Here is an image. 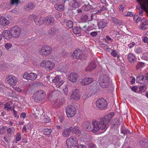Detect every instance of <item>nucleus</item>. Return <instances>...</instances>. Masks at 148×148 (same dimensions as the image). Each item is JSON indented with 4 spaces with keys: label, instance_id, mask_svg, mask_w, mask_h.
Here are the masks:
<instances>
[{
    "label": "nucleus",
    "instance_id": "obj_1",
    "mask_svg": "<svg viewBox=\"0 0 148 148\" xmlns=\"http://www.w3.org/2000/svg\"><path fill=\"white\" fill-rule=\"evenodd\" d=\"M112 114H108L99 119L98 122L95 121V127H97V132L99 130H103L106 128L108 124L112 118Z\"/></svg>",
    "mask_w": 148,
    "mask_h": 148
},
{
    "label": "nucleus",
    "instance_id": "obj_2",
    "mask_svg": "<svg viewBox=\"0 0 148 148\" xmlns=\"http://www.w3.org/2000/svg\"><path fill=\"white\" fill-rule=\"evenodd\" d=\"M98 82L101 87L102 88H106L109 85V77L106 74H101L99 77Z\"/></svg>",
    "mask_w": 148,
    "mask_h": 148
},
{
    "label": "nucleus",
    "instance_id": "obj_3",
    "mask_svg": "<svg viewBox=\"0 0 148 148\" xmlns=\"http://www.w3.org/2000/svg\"><path fill=\"white\" fill-rule=\"evenodd\" d=\"M139 5L137 6V8L139 10V15H142V13L145 11L148 13V0H136Z\"/></svg>",
    "mask_w": 148,
    "mask_h": 148
},
{
    "label": "nucleus",
    "instance_id": "obj_4",
    "mask_svg": "<svg viewBox=\"0 0 148 148\" xmlns=\"http://www.w3.org/2000/svg\"><path fill=\"white\" fill-rule=\"evenodd\" d=\"M45 95L44 91L40 90L36 92L33 95L32 99L36 102H41L45 98Z\"/></svg>",
    "mask_w": 148,
    "mask_h": 148
},
{
    "label": "nucleus",
    "instance_id": "obj_5",
    "mask_svg": "<svg viewBox=\"0 0 148 148\" xmlns=\"http://www.w3.org/2000/svg\"><path fill=\"white\" fill-rule=\"evenodd\" d=\"M134 20H135L136 22L137 23L139 22L142 23L140 29L144 30L148 28V20H146L144 18H142L141 17L138 16V15H135L134 17Z\"/></svg>",
    "mask_w": 148,
    "mask_h": 148
},
{
    "label": "nucleus",
    "instance_id": "obj_6",
    "mask_svg": "<svg viewBox=\"0 0 148 148\" xmlns=\"http://www.w3.org/2000/svg\"><path fill=\"white\" fill-rule=\"evenodd\" d=\"M66 144L68 148H77L78 144L76 137L71 136L66 140Z\"/></svg>",
    "mask_w": 148,
    "mask_h": 148
},
{
    "label": "nucleus",
    "instance_id": "obj_7",
    "mask_svg": "<svg viewBox=\"0 0 148 148\" xmlns=\"http://www.w3.org/2000/svg\"><path fill=\"white\" fill-rule=\"evenodd\" d=\"M84 128L85 130L88 131H92L93 133L97 132L98 129L97 127H95V121H93L92 123L88 122H85L84 125Z\"/></svg>",
    "mask_w": 148,
    "mask_h": 148
},
{
    "label": "nucleus",
    "instance_id": "obj_8",
    "mask_svg": "<svg viewBox=\"0 0 148 148\" xmlns=\"http://www.w3.org/2000/svg\"><path fill=\"white\" fill-rule=\"evenodd\" d=\"M96 104L97 107L100 110L105 109L108 106L107 101L103 98H100L97 99Z\"/></svg>",
    "mask_w": 148,
    "mask_h": 148
},
{
    "label": "nucleus",
    "instance_id": "obj_9",
    "mask_svg": "<svg viewBox=\"0 0 148 148\" xmlns=\"http://www.w3.org/2000/svg\"><path fill=\"white\" fill-rule=\"evenodd\" d=\"M52 48L49 45H46L42 47L39 51L41 55L46 56L49 55L52 51Z\"/></svg>",
    "mask_w": 148,
    "mask_h": 148
},
{
    "label": "nucleus",
    "instance_id": "obj_10",
    "mask_svg": "<svg viewBox=\"0 0 148 148\" xmlns=\"http://www.w3.org/2000/svg\"><path fill=\"white\" fill-rule=\"evenodd\" d=\"M65 109L66 113L68 117H72L76 114V108L73 106H68Z\"/></svg>",
    "mask_w": 148,
    "mask_h": 148
},
{
    "label": "nucleus",
    "instance_id": "obj_11",
    "mask_svg": "<svg viewBox=\"0 0 148 148\" xmlns=\"http://www.w3.org/2000/svg\"><path fill=\"white\" fill-rule=\"evenodd\" d=\"M5 81L8 84L13 86L16 84L18 82V79L14 76L9 75L6 77Z\"/></svg>",
    "mask_w": 148,
    "mask_h": 148
},
{
    "label": "nucleus",
    "instance_id": "obj_12",
    "mask_svg": "<svg viewBox=\"0 0 148 148\" xmlns=\"http://www.w3.org/2000/svg\"><path fill=\"white\" fill-rule=\"evenodd\" d=\"M10 30L14 38H18L20 36L21 33V29L18 26L16 25L12 27Z\"/></svg>",
    "mask_w": 148,
    "mask_h": 148
},
{
    "label": "nucleus",
    "instance_id": "obj_13",
    "mask_svg": "<svg viewBox=\"0 0 148 148\" xmlns=\"http://www.w3.org/2000/svg\"><path fill=\"white\" fill-rule=\"evenodd\" d=\"M37 75L35 73H25L23 76V78L27 80H34L37 78Z\"/></svg>",
    "mask_w": 148,
    "mask_h": 148
},
{
    "label": "nucleus",
    "instance_id": "obj_14",
    "mask_svg": "<svg viewBox=\"0 0 148 148\" xmlns=\"http://www.w3.org/2000/svg\"><path fill=\"white\" fill-rule=\"evenodd\" d=\"M82 54L83 53L81 50L78 49L75 50L72 56L75 59H79L81 60H83L84 58Z\"/></svg>",
    "mask_w": 148,
    "mask_h": 148
},
{
    "label": "nucleus",
    "instance_id": "obj_15",
    "mask_svg": "<svg viewBox=\"0 0 148 148\" xmlns=\"http://www.w3.org/2000/svg\"><path fill=\"white\" fill-rule=\"evenodd\" d=\"M93 80V79L91 77H86L82 79L80 83L83 86H86L91 83Z\"/></svg>",
    "mask_w": 148,
    "mask_h": 148
},
{
    "label": "nucleus",
    "instance_id": "obj_16",
    "mask_svg": "<svg viewBox=\"0 0 148 148\" xmlns=\"http://www.w3.org/2000/svg\"><path fill=\"white\" fill-rule=\"evenodd\" d=\"M2 34L4 38L8 40H11L13 37L10 30V31L8 30H4Z\"/></svg>",
    "mask_w": 148,
    "mask_h": 148
},
{
    "label": "nucleus",
    "instance_id": "obj_17",
    "mask_svg": "<svg viewBox=\"0 0 148 148\" xmlns=\"http://www.w3.org/2000/svg\"><path fill=\"white\" fill-rule=\"evenodd\" d=\"M79 78L78 74L75 73H71L68 77V79L70 81L75 82H76L77 79Z\"/></svg>",
    "mask_w": 148,
    "mask_h": 148
},
{
    "label": "nucleus",
    "instance_id": "obj_18",
    "mask_svg": "<svg viewBox=\"0 0 148 148\" xmlns=\"http://www.w3.org/2000/svg\"><path fill=\"white\" fill-rule=\"evenodd\" d=\"M80 97V95L79 94V90L78 89H75L74 90L70 97L71 99L75 100L79 99Z\"/></svg>",
    "mask_w": 148,
    "mask_h": 148
},
{
    "label": "nucleus",
    "instance_id": "obj_19",
    "mask_svg": "<svg viewBox=\"0 0 148 148\" xmlns=\"http://www.w3.org/2000/svg\"><path fill=\"white\" fill-rule=\"evenodd\" d=\"M107 8L106 7L101 5H98L96 8V11H97L96 14H102L103 12L106 10Z\"/></svg>",
    "mask_w": 148,
    "mask_h": 148
},
{
    "label": "nucleus",
    "instance_id": "obj_20",
    "mask_svg": "<svg viewBox=\"0 0 148 148\" xmlns=\"http://www.w3.org/2000/svg\"><path fill=\"white\" fill-rule=\"evenodd\" d=\"M44 22H45L47 25L53 24L54 21V19L53 17L49 16L45 17L44 19Z\"/></svg>",
    "mask_w": 148,
    "mask_h": 148
},
{
    "label": "nucleus",
    "instance_id": "obj_21",
    "mask_svg": "<svg viewBox=\"0 0 148 148\" xmlns=\"http://www.w3.org/2000/svg\"><path fill=\"white\" fill-rule=\"evenodd\" d=\"M73 130V127H70L69 128H66L64 130L62 135L64 137H66L69 136Z\"/></svg>",
    "mask_w": 148,
    "mask_h": 148
},
{
    "label": "nucleus",
    "instance_id": "obj_22",
    "mask_svg": "<svg viewBox=\"0 0 148 148\" xmlns=\"http://www.w3.org/2000/svg\"><path fill=\"white\" fill-rule=\"evenodd\" d=\"M128 59L129 61L131 63H134L136 60V58L133 53H129L128 55Z\"/></svg>",
    "mask_w": 148,
    "mask_h": 148
},
{
    "label": "nucleus",
    "instance_id": "obj_23",
    "mask_svg": "<svg viewBox=\"0 0 148 148\" xmlns=\"http://www.w3.org/2000/svg\"><path fill=\"white\" fill-rule=\"evenodd\" d=\"M112 127L114 129L117 128L119 125V120L118 119L116 118L113 119L112 121Z\"/></svg>",
    "mask_w": 148,
    "mask_h": 148
},
{
    "label": "nucleus",
    "instance_id": "obj_24",
    "mask_svg": "<svg viewBox=\"0 0 148 148\" xmlns=\"http://www.w3.org/2000/svg\"><path fill=\"white\" fill-rule=\"evenodd\" d=\"M145 79L144 76L143 75H140L136 77V81L138 83L144 84V83H145V81L144 82L143 81Z\"/></svg>",
    "mask_w": 148,
    "mask_h": 148
},
{
    "label": "nucleus",
    "instance_id": "obj_25",
    "mask_svg": "<svg viewBox=\"0 0 148 148\" xmlns=\"http://www.w3.org/2000/svg\"><path fill=\"white\" fill-rule=\"evenodd\" d=\"M34 21L35 24L37 25H42L44 23V20L38 16L34 19Z\"/></svg>",
    "mask_w": 148,
    "mask_h": 148
},
{
    "label": "nucleus",
    "instance_id": "obj_26",
    "mask_svg": "<svg viewBox=\"0 0 148 148\" xmlns=\"http://www.w3.org/2000/svg\"><path fill=\"white\" fill-rule=\"evenodd\" d=\"M86 0H85V3L86 2L85 1ZM92 5H90L88 2H86V4H85L82 6V9L85 11H88L90 10L92 8Z\"/></svg>",
    "mask_w": 148,
    "mask_h": 148
},
{
    "label": "nucleus",
    "instance_id": "obj_27",
    "mask_svg": "<svg viewBox=\"0 0 148 148\" xmlns=\"http://www.w3.org/2000/svg\"><path fill=\"white\" fill-rule=\"evenodd\" d=\"M108 24V22L106 20H102L98 23V27L101 28H104L106 27Z\"/></svg>",
    "mask_w": 148,
    "mask_h": 148
},
{
    "label": "nucleus",
    "instance_id": "obj_28",
    "mask_svg": "<svg viewBox=\"0 0 148 148\" xmlns=\"http://www.w3.org/2000/svg\"><path fill=\"white\" fill-rule=\"evenodd\" d=\"M54 7L56 10L62 12L64 10V4H60L58 5L56 4L54 5Z\"/></svg>",
    "mask_w": 148,
    "mask_h": 148
},
{
    "label": "nucleus",
    "instance_id": "obj_29",
    "mask_svg": "<svg viewBox=\"0 0 148 148\" xmlns=\"http://www.w3.org/2000/svg\"><path fill=\"white\" fill-rule=\"evenodd\" d=\"M9 21L4 17H0V24L3 25H7L9 24Z\"/></svg>",
    "mask_w": 148,
    "mask_h": 148
},
{
    "label": "nucleus",
    "instance_id": "obj_30",
    "mask_svg": "<svg viewBox=\"0 0 148 148\" xmlns=\"http://www.w3.org/2000/svg\"><path fill=\"white\" fill-rule=\"evenodd\" d=\"M54 66V64L53 62L50 60L47 61L46 63V67L49 70L53 69Z\"/></svg>",
    "mask_w": 148,
    "mask_h": 148
},
{
    "label": "nucleus",
    "instance_id": "obj_31",
    "mask_svg": "<svg viewBox=\"0 0 148 148\" xmlns=\"http://www.w3.org/2000/svg\"><path fill=\"white\" fill-rule=\"evenodd\" d=\"M35 5L32 2L29 3L27 5L26 7L25 8V10L26 11H30L31 10L33 9L35 7Z\"/></svg>",
    "mask_w": 148,
    "mask_h": 148
},
{
    "label": "nucleus",
    "instance_id": "obj_32",
    "mask_svg": "<svg viewBox=\"0 0 148 148\" xmlns=\"http://www.w3.org/2000/svg\"><path fill=\"white\" fill-rule=\"evenodd\" d=\"M121 133L124 135H127L130 133V132L128 129L125 128V127L122 126L121 127Z\"/></svg>",
    "mask_w": 148,
    "mask_h": 148
},
{
    "label": "nucleus",
    "instance_id": "obj_33",
    "mask_svg": "<svg viewBox=\"0 0 148 148\" xmlns=\"http://www.w3.org/2000/svg\"><path fill=\"white\" fill-rule=\"evenodd\" d=\"M96 66V65L94 62H92L86 68L87 71H90L94 69Z\"/></svg>",
    "mask_w": 148,
    "mask_h": 148
},
{
    "label": "nucleus",
    "instance_id": "obj_34",
    "mask_svg": "<svg viewBox=\"0 0 148 148\" xmlns=\"http://www.w3.org/2000/svg\"><path fill=\"white\" fill-rule=\"evenodd\" d=\"M111 19L113 22L116 25H120L123 23V22L122 21L118 20L116 18L112 17L111 18Z\"/></svg>",
    "mask_w": 148,
    "mask_h": 148
},
{
    "label": "nucleus",
    "instance_id": "obj_35",
    "mask_svg": "<svg viewBox=\"0 0 148 148\" xmlns=\"http://www.w3.org/2000/svg\"><path fill=\"white\" fill-rule=\"evenodd\" d=\"M12 136L9 134H6L3 137L4 140L7 143H10Z\"/></svg>",
    "mask_w": 148,
    "mask_h": 148
},
{
    "label": "nucleus",
    "instance_id": "obj_36",
    "mask_svg": "<svg viewBox=\"0 0 148 148\" xmlns=\"http://www.w3.org/2000/svg\"><path fill=\"white\" fill-rule=\"evenodd\" d=\"M73 31L74 33L75 34H80L81 30L79 27L74 26L73 27Z\"/></svg>",
    "mask_w": 148,
    "mask_h": 148
},
{
    "label": "nucleus",
    "instance_id": "obj_37",
    "mask_svg": "<svg viewBox=\"0 0 148 148\" xmlns=\"http://www.w3.org/2000/svg\"><path fill=\"white\" fill-rule=\"evenodd\" d=\"M81 19L83 21H86L88 20V16L87 14H83L81 16Z\"/></svg>",
    "mask_w": 148,
    "mask_h": 148
},
{
    "label": "nucleus",
    "instance_id": "obj_38",
    "mask_svg": "<svg viewBox=\"0 0 148 148\" xmlns=\"http://www.w3.org/2000/svg\"><path fill=\"white\" fill-rule=\"evenodd\" d=\"M43 132L44 135H49L52 132V130L50 129L45 128L43 130Z\"/></svg>",
    "mask_w": 148,
    "mask_h": 148
},
{
    "label": "nucleus",
    "instance_id": "obj_39",
    "mask_svg": "<svg viewBox=\"0 0 148 148\" xmlns=\"http://www.w3.org/2000/svg\"><path fill=\"white\" fill-rule=\"evenodd\" d=\"M59 101L58 99H55L52 102L53 105V106L55 108H57L58 107L60 106V105L59 103Z\"/></svg>",
    "mask_w": 148,
    "mask_h": 148
},
{
    "label": "nucleus",
    "instance_id": "obj_40",
    "mask_svg": "<svg viewBox=\"0 0 148 148\" xmlns=\"http://www.w3.org/2000/svg\"><path fill=\"white\" fill-rule=\"evenodd\" d=\"M73 22L70 20H69L67 21L66 22V26L69 28H72L73 27Z\"/></svg>",
    "mask_w": 148,
    "mask_h": 148
},
{
    "label": "nucleus",
    "instance_id": "obj_41",
    "mask_svg": "<svg viewBox=\"0 0 148 148\" xmlns=\"http://www.w3.org/2000/svg\"><path fill=\"white\" fill-rule=\"evenodd\" d=\"M144 63L141 62L138 63L136 67V69L138 70L140 68H142L144 67Z\"/></svg>",
    "mask_w": 148,
    "mask_h": 148
},
{
    "label": "nucleus",
    "instance_id": "obj_42",
    "mask_svg": "<svg viewBox=\"0 0 148 148\" xmlns=\"http://www.w3.org/2000/svg\"><path fill=\"white\" fill-rule=\"evenodd\" d=\"M59 82H57L55 84L57 87H60L64 82V81L62 79H58Z\"/></svg>",
    "mask_w": 148,
    "mask_h": 148
},
{
    "label": "nucleus",
    "instance_id": "obj_43",
    "mask_svg": "<svg viewBox=\"0 0 148 148\" xmlns=\"http://www.w3.org/2000/svg\"><path fill=\"white\" fill-rule=\"evenodd\" d=\"M43 118H41L40 119L41 121L44 122V123H49L50 121V119L48 118H47L45 117V116L44 117L42 116Z\"/></svg>",
    "mask_w": 148,
    "mask_h": 148
},
{
    "label": "nucleus",
    "instance_id": "obj_44",
    "mask_svg": "<svg viewBox=\"0 0 148 148\" xmlns=\"http://www.w3.org/2000/svg\"><path fill=\"white\" fill-rule=\"evenodd\" d=\"M72 6L74 8H77L80 6V4L78 1L73 2L72 4Z\"/></svg>",
    "mask_w": 148,
    "mask_h": 148
},
{
    "label": "nucleus",
    "instance_id": "obj_45",
    "mask_svg": "<svg viewBox=\"0 0 148 148\" xmlns=\"http://www.w3.org/2000/svg\"><path fill=\"white\" fill-rule=\"evenodd\" d=\"M5 127L3 126L2 127L0 128V134L2 135L4 134L6 131Z\"/></svg>",
    "mask_w": 148,
    "mask_h": 148
},
{
    "label": "nucleus",
    "instance_id": "obj_46",
    "mask_svg": "<svg viewBox=\"0 0 148 148\" xmlns=\"http://www.w3.org/2000/svg\"><path fill=\"white\" fill-rule=\"evenodd\" d=\"M5 108L7 110H12L13 108H12L10 106V105L9 104V103L8 102H7L5 104Z\"/></svg>",
    "mask_w": 148,
    "mask_h": 148
},
{
    "label": "nucleus",
    "instance_id": "obj_47",
    "mask_svg": "<svg viewBox=\"0 0 148 148\" xmlns=\"http://www.w3.org/2000/svg\"><path fill=\"white\" fill-rule=\"evenodd\" d=\"M20 3V1L19 0H11L10 4L11 5H13L15 4L16 5Z\"/></svg>",
    "mask_w": 148,
    "mask_h": 148
},
{
    "label": "nucleus",
    "instance_id": "obj_48",
    "mask_svg": "<svg viewBox=\"0 0 148 148\" xmlns=\"http://www.w3.org/2000/svg\"><path fill=\"white\" fill-rule=\"evenodd\" d=\"M79 128L77 126H75L73 129V132L75 134H77L79 133V131L78 130Z\"/></svg>",
    "mask_w": 148,
    "mask_h": 148
},
{
    "label": "nucleus",
    "instance_id": "obj_49",
    "mask_svg": "<svg viewBox=\"0 0 148 148\" xmlns=\"http://www.w3.org/2000/svg\"><path fill=\"white\" fill-rule=\"evenodd\" d=\"M14 130H12V128L9 127L8 128L7 130V134L10 135L11 136L12 135V134H14Z\"/></svg>",
    "mask_w": 148,
    "mask_h": 148
},
{
    "label": "nucleus",
    "instance_id": "obj_50",
    "mask_svg": "<svg viewBox=\"0 0 148 148\" xmlns=\"http://www.w3.org/2000/svg\"><path fill=\"white\" fill-rule=\"evenodd\" d=\"M60 106L62 105L65 102V99L64 97H62L61 99H58Z\"/></svg>",
    "mask_w": 148,
    "mask_h": 148
},
{
    "label": "nucleus",
    "instance_id": "obj_51",
    "mask_svg": "<svg viewBox=\"0 0 148 148\" xmlns=\"http://www.w3.org/2000/svg\"><path fill=\"white\" fill-rule=\"evenodd\" d=\"M62 79L60 76L57 75L56 77L53 79L52 82L53 83H56V82H59V79Z\"/></svg>",
    "mask_w": 148,
    "mask_h": 148
},
{
    "label": "nucleus",
    "instance_id": "obj_52",
    "mask_svg": "<svg viewBox=\"0 0 148 148\" xmlns=\"http://www.w3.org/2000/svg\"><path fill=\"white\" fill-rule=\"evenodd\" d=\"M142 144L143 145H144L145 148H148V141H147V140L142 142Z\"/></svg>",
    "mask_w": 148,
    "mask_h": 148
},
{
    "label": "nucleus",
    "instance_id": "obj_53",
    "mask_svg": "<svg viewBox=\"0 0 148 148\" xmlns=\"http://www.w3.org/2000/svg\"><path fill=\"white\" fill-rule=\"evenodd\" d=\"M56 31L55 28H51L49 31V34L51 35L54 34Z\"/></svg>",
    "mask_w": 148,
    "mask_h": 148
},
{
    "label": "nucleus",
    "instance_id": "obj_54",
    "mask_svg": "<svg viewBox=\"0 0 148 148\" xmlns=\"http://www.w3.org/2000/svg\"><path fill=\"white\" fill-rule=\"evenodd\" d=\"M142 58H143V59H144L145 60H148V53L146 52L144 53L143 54V56H142Z\"/></svg>",
    "mask_w": 148,
    "mask_h": 148
},
{
    "label": "nucleus",
    "instance_id": "obj_55",
    "mask_svg": "<svg viewBox=\"0 0 148 148\" xmlns=\"http://www.w3.org/2000/svg\"><path fill=\"white\" fill-rule=\"evenodd\" d=\"M51 74H49L47 75L46 78L48 79V81L50 82H52L53 78L52 77H51Z\"/></svg>",
    "mask_w": 148,
    "mask_h": 148
},
{
    "label": "nucleus",
    "instance_id": "obj_56",
    "mask_svg": "<svg viewBox=\"0 0 148 148\" xmlns=\"http://www.w3.org/2000/svg\"><path fill=\"white\" fill-rule=\"evenodd\" d=\"M4 46L7 49H9L12 47V45L11 43H7L5 44Z\"/></svg>",
    "mask_w": 148,
    "mask_h": 148
},
{
    "label": "nucleus",
    "instance_id": "obj_57",
    "mask_svg": "<svg viewBox=\"0 0 148 148\" xmlns=\"http://www.w3.org/2000/svg\"><path fill=\"white\" fill-rule=\"evenodd\" d=\"M37 17V16L34 14H32L29 16L28 18L29 20H32V19H34H34L36 18V17Z\"/></svg>",
    "mask_w": 148,
    "mask_h": 148
},
{
    "label": "nucleus",
    "instance_id": "obj_58",
    "mask_svg": "<svg viewBox=\"0 0 148 148\" xmlns=\"http://www.w3.org/2000/svg\"><path fill=\"white\" fill-rule=\"evenodd\" d=\"M111 54L114 57H116L117 56V52L114 50H113L111 53Z\"/></svg>",
    "mask_w": 148,
    "mask_h": 148
},
{
    "label": "nucleus",
    "instance_id": "obj_59",
    "mask_svg": "<svg viewBox=\"0 0 148 148\" xmlns=\"http://www.w3.org/2000/svg\"><path fill=\"white\" fill-rule=\"evenodd\" d=\"M135 52L137 53H140L142 51V50L141 48H140L135 49L134 50Z\"/></svg>",
    "mask_w": 148,
    "mask_h": 148
},
{
    "label": "nucleus",
    "instance_id": "obj_60",
    "mask_svg": "<svg viewBox=\"0 0 148 148\" xmlns=\"http://www.w3.org/2000/svg\"><path fill=\"white\" fill-rule=\"evenodd\" d=\"M125 6L124 4H121L120 5L119 8L120 10L123 12V9L125 8Z\"/></svg>",
    "mask_w": 148,
    "mask_h": 148
},
{
    "label": "nucleus",
    "instance_id": "obj_61",
    "mask_svg": "<svg viewBox=\"0 0 148 148\" xmlns=\"http://www.w3.org/2000/svg\"><path fill=\"white\" fill-rule=\"evenodd\" d=\"M90 34L92 37H95L97 35V32H91Z\"/></svg>",
    "mask_w": 148,
    "mask_h": 148
},
{
    "label": "nucleus",
    "instance_id": "obj_62",
    "mask_svg": "<svg viewBox=\"0 0 148 148\" xmlns=\"http://www.w3.org/2000/svg\"><path fill=\"white\" fill-rule=\"evenodd\" d=\"M58 3L60 4H64L66 0H57Z\"/></svg>",
    "mask_w": 148,
    "mask_h": 148
},
{
    "label": "nucleus",
    "instance_id": "obj_63",
    "mask_svg": "<svg viewBox=\"0 0 148 148\" xmlns=\"http://www.w3.org/2000/svg\"><path fill=\"white\" fill-rule=\"evenodd\" d=\"M58 121L60 123H62L64 120L63 116H59L58 118Z\"/></svg>",
    "mask_w": 148,
    "mask_h": 148
},
{
    "label": "nucleus",
    "instance_id": "obj_64",
    "mask_svg": "<svg viewBox=\"0 0 148 148\" xmlns=\"http://www.w3.org/2000/svg\"><path fill=\"white\" fill-rule=\"evenodd\" d=\"M89 148H95V146L94 144L92 143H90L88 144Z\"/></svg>",
    "mask_w": 148,
    "mask_h": 148
}]
</instances>
